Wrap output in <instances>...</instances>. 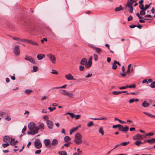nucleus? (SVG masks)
<instances>
[{"label": "nucleus", "instance_id": "obj_1", "mask_svg": "<svg viewBox=\"0 0 155 155\" xmlns=\"http://www.w3.org/2000/svg\"><path fill=\"white\" fill-rule=\"evenodd\" d=\"M35 124L33 122H31L28 125V128L31 130L27 132L29 135H34L38 133V127H35Z\"/></svg>", "mask_w": 155, "mask_h": 155}, {"label": "nucleus", "instance_id": "obj_2", "mask_svg": "<svg viewBox=\"0 0 155 155\" xmlns=\"http://www.w3.org/2000/svg\"><path fill=\"white\" fill-rule=\"evenodd\" d=\"M82 136L81 134L79 133H77L75 134V139L74 141L77 144H80L82 143Z\"/></svg>", "mask_w": 155, "mask_h": 155}, {"label": "nucleus", "instance_id": "obj_3", "mask_svg": "<svg viewBox=\"0 0 155 155\" xmlns=\"http://www.w3.org/2000/svg\"><path fill=\"white\" fill-rule=\"evenodd\" d=\"M35 147L37 149H39L42 147V144L41 143L40 140L38 138L35 139L34 142Z\"/></svg>", "mask_w": 155, "mask_h": 155}, {"label": "nucleus", "instance_id": "obj_4", "mask_svg": "<svg viewBox=\"0 0 155 155\" xmlns=\"http://www.w3.org/2000/svg\"><path fill=\"white\" fill-rule=\"evenodd\" d=\"M13 53L16 56H18L20 55V50L18 46L15 45V46Z\"/></svg>", "mask_w": 155, "mask_h": 155}, {"label": "nucleus", "instance_id": "obj_5", "mask_svg": "<svg viewBox=\"0 0 155 155\" xmlns=\"http://www.w3.org/2000/svg\"><path fill=\"white\" fill-rule=\"evenodd\" d=\"M47 56L50 59L52 63H55L56 58L54 55L51 54H48Z\"/></svg>", "mask_w": 155, "mask_h": 155}, {"label": "nucleus", "instance_id": "obj_6", "mask_svg": "<svg viewBox=\"0 0 155 155\" xmlns=\"http://www.w3.org/2000/svg\"><path fill=\"white\" fill-rule=\"evenodd\" d=\"M128 127L125 126V127H124L122 125L120 124L119 127V130L122 131L124 133H126L128 131Z\"/></svg>", "mask_w": 155, "mask_h": 155}, {"label": "nucleus", "instance_id": "obj_7", "mask_svg": "<svg viewBox=\"0 0 155 155\" xmlns=\"http://www.w3.org/2000/svg\"><path fill=\"white\" fill-rule=\"evenodd\" d=\"M24 59L25 60L28 61L31 63L34 64H35L34 59L31 56L26 55Z\"/></svg>", "mask_w": 155, "mask_h": 155}, {"label": "nucleus", "instance_id": "obj_8", "mask_svg": "<svg viewBox=\"0 0 155 155\" xmlns=\"http://www.w3.org/2000/svg\"><path fill=\"white\" fill-rule=\"evenodd\" d=\"M46 124L47 127L49 129H52L53 128V123L51 120H47L46 121Z\"/></svg>", "mask_w": 155, "mask_h": 155}, {"label": "nucleus", "instance_id": "obj_9", "mask_svg": "<svg viewBox=\"0 0 155 155\" xmlns=\"http://www.w3.org/2000/svg\"><path fill=\"white\" fill-rule=\"evenodd\" d=\"M143 139V137L141 135L138 134L133 137V139L134 140H141Z\"/></svg>", "mask_w": 155, "mask_h": 155}, {"label": "nucleus", "instance_id": "obj_10", "mask_svg": "<svg viewBox=\"0 0 155 155\" xmlns=\"http://www.w3.org/2000/svg\"><path fill=\"white\" fill-rule=\"evenodd\" d=\"M65 77L68 80H74L75 79L74 78L73 76L70 73H69L68 74L66 75L65 76Z\"/></svg>", "mask_w": 155, "mask_h": 155}, {"label": "nucleus", "instance_id": "obj_11", "mask_svg": "<svg viewBox=\"0 0 155 155\" xmlns=\"http://www.w3.org/2000/svg\"><path fill=\"white\" fill-rule=\"evenodd\" d=\"M10 138L8 136H5L3 138V141L5 143H8L10 141Z\"/></svg>", "mask_w": 155, "mask_h": 155}, {"label": "nucleus", "instance_id": "obj_12", "mask_svg": "<svg viewBox=\"0 0 155 155\" xmlns=\"http://www.w3.org/2000/svg\"><path fill=\"white\" fill-rule=\"evenodd\" d=\"M58 143V141L56 139H53L51 142V145L54 147Z\"/></svg>", "mask_w": 155, "mask_h": 155}, {"label": "nucleus", "instance_id": "obj_13", "mask_svg": "<svg viewBox=\"0 0 155 155\" xmlns=\"http://www.w3.org/2000/svg\"><path fill=\"white\" fill-rule=\"evenodd\" d=\"M45 56V54H39L37 55V58L39 60H40L43 58Z\"/></svg>", "mask_w": 155, "mask_h": 155}, {"label": "nucleus", "instance_id": "obj_14", "mask_svg": "<svg viewBox=\"0 0 155 155\" xmlns=\"http://www.w3.org/2000/svg\"><path fill=\"white\" fill-rule=\"evenodd\" d=\"M87 63V60L85 58H83L81 60L80 64L82 65H85Z\"/></svg>", "mask_w": 155, "mask_h": 155}, {"label": "nucleus", "instance_id": "obj_15", "mask_svg": "<svg viewBox=\"0 0 155 155\" xmlns=\"http://www.w3.org/2000/svg\"><path fill=\"white\" fill-rule=\"evenodd\" d=\"M28 43L37 46H38L39 45L38 43L34 41L29 40Z\"/></svg>", "mask_w": 155, "mask_h": 155}, {"label": "nucleus", "instance_id": "obj_16", "mask_svg": "<svg viewBox=\"0 0 155 155\" xmlns=\"http://www.w3.org/2000/svg\"><path fill=\"white\" fill-rule=\"evenodd\" d=\"M44 143L46 146H48L50 143V141L49 139H45L44 140Z\"/></svg>", "mask_w": 155, "mask_h": 155}, {"label": "nucleus", "instance_id": "obj_17", "mask_svg": "<svg viewBox=\"0 0 155 155\" xmlns=\"http://www.w3.org/2000/svg\"><path fill=\"white\" fill-rule=\"evenodd\" d=\"M127 92V91H113L112 92V94L113 95H118L119 94L121 93H124Z\"/></svg>", "mask_w": 155, "mask_h": 155}, {"label": "nucleus", "instance_id": "obj_18", "mask_svg": "<svg viewBox=\"0 0 155 155\" xmlns=\"http://www.w3.org/2000/svg\"><path fill=\"white\" fill-rule=\"evenodd\" d=\"M78 128V127L77 126L75 127H73L69 131L70 134L71 135L73 132L75 131Z\"/></svg>", "mask_w": 155, "mask_h": 155}, {"label": "nucleus", "instance_id": "obj_19", "mask_svg": "<svg viewBox=\"0 0 155 155\" xmlns=\"http://www.w3.org/2000/svg\"><path fill=\"white\" fill-rule=\"evenodd\" d=\"M95 50L96 52L98 54H101L102 52V50L100 48L96 47Z\"/></svg>", "mask_w": 155, "mask_h": 155}, {"label": "nucleus", "instance_id": "obj_20", "mask_svg": "<svg viewBox=\"0 0 155 155\" xmlns=\"http://www.w3.org/2000/svg\"><path fill=\"white\" fill-rule=\"evenodd\" d=\"M149 105L150 104L147 103L146 101H144L142 104V106L145 107H148Z\"/></svg>", "mask_w": 155, "mask_h": 155}, {"label": "nucleus", "instance_id": "obj_21", "mask_svg": "<svg viewBox=\"0 0 155 155\" xmlns=\"http://www.w3.org/2000/svg\"><path fill=\"white\" fill-rule=\"evenodd\" d=\"M71 140V138L68 136H65L64 138V140L66 142H69Z\"/></svg>", "mask_w": 155, "mask_h": 155}, {"label": "nucleus", "instance_id": "obj_22", "mask_svg": "<svg viewBox=\"0 0 155 155\" xmlns=\"http://www.w3.org/2000/svg\"><path fill=\"white\" fill-rule=\"evenodd\" d=\"M92 62H91L89 61L87 62V63L85 64V67L87 68H89L91 66Z\"/></svg>", "mask_w": 155, "mask_h": 155}, {"label": "nucleus", "instance_id": "obj_23", "mask_svg": "<svg viewBox=\"0 0 155 155\" xmlns=\"http://www.w3.org/2000/svg\"><path fill=\"white\" fill-rule=\"evenodd\" d=\"M59 92L62 94L66 96L67 91L64 90H60L59 91Z\"/></svg>", "mask_w": 155, "mask_h": 155}, {"label": "nucleus", "instance_id": "obj_24", "mask_svg": "<svg viewBox=\"0 0 155 155\" xmlns=\"http://www.w3.org/2000/svg\"><path fill=\"white\" fill-rule=\"evenodd\" d=\"M117 61L116 60H114V63L112 64V69H116L117 66L116 65Z\"/></svg>", "mask_w": 155, "mask_h": 155}, {"label": "nucleus", "instance_id": "obj_25", "mask_svg": "<svg viewBox=\"0 0 155 155\" xmlns=\"http://www.w3.org/2000/svg\"><path fill=\"white\" fill-rule=\"evenodd\" d=\"M143 113L151 118H154L155 117V115H153L149 113L145 112H143Z\"/></svg>", "mask_w": 155, "mask_h": 155}, {"label": "nucleus", "instance_id": "obj_26", "mask_svg": "<svg viewBox=\"0 0 155 155\" xmlns=\"http://www.w3.org/2000/svg\"><path fill=\"white\" fill-rule=\"evenodd\" d=\"M132 0H128L127 2V3L126 6L127 7L132 6L133 3L132 2Z\"/></svg>", "mask_w": 155, "mask_h": 155}, {"label": "nucleus", "instance_id": "obj_27", "mask_svg": "<svg viewBox=\"0 0 155 155\" xmlns=\"http://www.w3.org/2000/svg\"><path fill=\"white\" fill-rule=\"evenodd\" d=\"M147 142L150 144H152L155 143L154 138H152L150 140H147Z\"/></svg>", "mask_w": 155, "mask_h": 155}, {"label": "nucleus", "instance_id": "obj_28", "mask_svg": "<svg viewBox=\"0 0 155 155\" xmlns=\"http://www.w3.org/2000/svg\"><path fill=\"white\" fill-rule=\"evenodd\" d=\"M60 155H67V153L64 151H61L58 152Z\"/></svg>", "mask_w": 155, "mask_h": 155}, {"label": "nucleus", "instance_id": "obj_29", "mask_svg": "<svg viewBox=\"0 0 155 155\" xmlns=\"http://www.w3.org/2000/svg\"><path fill=\"white\" fill-rule=\"evenodd\" d=\"M99 132L101 133L102 135H103L104 134V131L103 130V127H100L99 130Z\"/></svg>", "mask_w": 155, "mask_h": 155}, {"label": "nucleus", "instance_id": "obj_30", "mask_svg": "<svg viewBox=\"0 0 155 155\" xmlns=\"http://www.w3.org/2000/svg\"><path fill=\"white\" fill-rule=\"evenodd\" d=\"M32 92V90L30 89H26L25 91V93L28 94H30Z\"/></svg>", "mask_w": 155, "mask_h": 155}, {"label": "nucleus", "instance_id": "obj_31", "mask_svg": "<svg viewBox=\"0 0 155 155\" xmlns=\"http://www.w3.org/2000/svg\"><path fill=\"white\" fill-rule=\"evenodd\" d=\"M38 127L39 129H44V125L43 123H41L40 124Z\"/></svg>", "mask_w": 155, "mask_h": 155}, {"label": "nucleus", "instance_id": "obj_32", "mask_svg": "<svg viewBox=\"0 0 155 155\" xmlns=\"http://www.w3.org/2000/svg\"><path fill=\"white\" fill-rule=\"evenodd\" d=\"M67 114H69L70 115V116H71L72 118H73L74 117H75V115L72 113H69L68 112L66 113L65 115H66Z\"/></svg>", "mask_w": 155, "mask_h": 155}, {"label": "nucleus", "instance_id": "obj_33", "mask_svg": "<svg viewBox=\"0 0 155 155\" xmlns=\"http://www.w3.org/2000/svg\"><path fill=\"white\" fill-rule=\"evenodd\" d=\"M74 95V94L71 93H69L67 92L66 95L68 97H73V96Z\"/></svg>", "mask_w": 155, "mask_h": 155}, {"label": "nucleus", "instance_id": "obj_34", "mask_svg": "<svg viewBox=\"0 0 155 155\" xmlns=\"http://www.w3.org/2000/svg\"><path fill=\"white\" fill-rule=\"evenodd\" d=\"M123 8L122 7L121 5H120L119 7L116 8L115 9V11H120L121 10H123Z\"/></svg>", "mask_w": 155, "mask_h": 155}, {"label": "nucleus", "instance_id": "obj_35", "mask_svg": "<svg viewBox=\"0 0 155 155\" xmlns=\"http://www.w3.org/2000/svg\"><path fill=\"white\" fill-rule=\"evenodd\" d=\"M146 10H144V9H142L140 12V14L141 15H144L145 14V11Z\"/></svg>", "mask_w": 155, "mask_h": 155}, {"label": "nucleus", "instance_id": "obj_36", "mask_svg": "<svg viewBox=\"0 0 155 155\" xmlns=\"http://www.w3.org/2000/svg\"><path fill=\"white\" fill-rule=\"evenodd\" d=\"M142 143H143L140 141H137L134 143V144L137 146H139Z\"/></svg>", "mask_w": 155, "mask_h": 155}, {"label": "nucleus", "instance_id": "obj_37", "mask_svg": "<svg viewBox=\"0 0 155 155\" xmlns=\"http://www.w3.org/2000/svg\"><path fill=\"white\" fill-rule=\"evenodd\" d=\"M33 71L34 72H36L38 70V67L36 66H34L33 67Z\"/></svg>", "mask_w": 155, "mask_h": 155}, {"label": "nucleus", "instance_id": "obj_38", "mask_svg": "<svg viewBox=\"0 0 155 155\" xmlns=\"http://www.w3.org/2000/svg\"><path fill=\"white\" fill-rule=\"evenodd\" d=\"M130 143V142H125L122 143L120 144V145H122L123 146H125Z\"/></svg>", "mask_w": 155, "mask_h": 155}, {"label": "nucleus", "instance_id": "obj_39", "mask_svg": "<svg viewBox=\"0 0 155 155\" xmlns=\"http://www.w3.org/2000/svg\"><path fill=\"white\" fill-rule=\"evenodd\" d=\"M93 125V121H91L87 124V126L88 127H91Z\"/></svg>", "mask_w": 155, "mask_h": 155}, {"label": "nucleus", "instance_id": "obj_40", "mask_svg": "<svg viewBox=\"0 0 155 155\" xmlns=\"http://www.w3.org/2000/svg\"><path fill=\"white\" fill-rule=\"evenodd\" d=\"M150 87L152 88H154L155 87V81L152 82L150 85Z\"/></svg>", "mask_w": 155, "mask_h": 155}, {"label": "nucleus", "instance_id": "obj_41", "mask_svg": "<svg viewBox=\"0 0 155 155\" xmlns=\"http://www.w3.org/2000/svg\"><path fill=\"white\" fill-rule=\"evenodd\" d=\"M9 145V143H5L3 144L2 146L3 148H5L8 146Z\"/></svg>", "mask_w": 155, "mask_h": 155}, {"label": "nucleus", "instance_id": "obj_42", "mask_svg": "<svg viewBox=\"0 0 155 155\" xmlns=\"http://www.w3.org/2000/svg\"><path fill=\"white\" fill-rule=\"evenodd\" d=\"M13 39L14 40H16L18 41H20V39L19 37H12Z\"/></svg>", "mask_w": 155, "mask_h": 155}, {"label": "nucleus", "instance_id": "obj_43", "mask_svg": "<svg viewBox=\"0 0 155 155\" xmlns=\"http://www.w3.org/2000/svg\"><path fill=\"white\" fill-rule=\"evenodd\" d=\"M51 73L52 74H58V72L54 70H52V71L51 72Z\"/></svg>", "mask_w": 155, "mask_h": 155}, {"label": "nucleus", "instance_id": "obj_44", "mask_svg": "<svg viewBox=\"0 0 155 155\" xmlns=\"http://www.w3.org/2000/svg\"><path fill=\"white\" fill-rule=\"evenodd\" d=\"M139 8L141 10L144 9V5L143 4H140L139 5Z\"/></svg>", "mask_w": 155, "mask_h": 155}, {"label": "nucleus", "instance_id": "obj_45", "mask_svg": "<svg viewBox=\"0 0 155 155\" xmlns=\"http://www.w3.org/2000/svg\"><path fill=\"white\" fill-rule=\"evenodd\" d=\"M129 8H130V10L129 12L130 13H132L133 12V8L132 7V6H130V7H128Z\"/></svg>", "mask_w": 155, "mask_h": 155}, {"label": "nucleus", "instance_id": "obj_46", "mask_svg": "<svg viewBox=\"0 0 155 155\" xmlns=\"http://www.w3.org/2000/svg\"><path fill=\"white\" fill-rule=\"evenodd\" d=\"M84 69V67L83 66H80L79 67V70L81 71H83Z\"/></svg>", "mask_w": 155, "mask_h": 155}, {"label": "nucleus", "instance_id": "obj_47", "mask_svg": "<svg viewBox=\"0 0 155 155\" xmlns=\"http://www.w3.org/2000/svg\"><path fill=\"white\" fill-rule=\"evenodd\" d=\"M136 15L139 18V19H140L143 18V17L140 15V14L138 13H136Z\"/></svg>", "mask_w": 155, "mask_h": 155}, {"label": "nucleus", "instance_id": "obj_48", "mask_svg": "<svg viewBox=\"0 0 155 155\" xmlns=\"http://www.w3.org/2000/svg\"><path fill=\"white\" fill-rule=\"evenodd\" d=\"M94 57L95 61H97L98 59V55L96 54H94Z\"/></svg>", "mask_w": 155, "mask_h": 155}, {"label": "nucleus", "instance_id": "obj_49", "mask_svg": "<svg viewBox=\"0 0 155 155\" xmlns=\"http://www.w3.org/2000/svg\"><path fill=\"white\" fill-rule=\"evenodd\" d=\"M120 125V124H119L116 125H114L112 127L113 128H116L117 127H118V128H119V127Z\"/></svg>", "mask_w": 155, "mask_h": 155}, {"label": "nucleus", "instance_id": "obj_50", "mask_svg": "<svg viewBox=\"0 0 155 155\" xmlns=\"http://www.w3.org/2000/svg\"><path fill=\"white\" fill-rule=\"evenodd\" d=\"M154 135V134L153 133H148L147 134H146V136H152Z\"/></svg>", "mask_w": 155, "mask_h": 155}, {"label": "nucleus", "instance_id": "obj_51", "mask_svg": "<svg viewBox=\"0 0 155 155\" xmlns=\"http://www.w3.org/2000/svg\"><path fill=\"white\" fill-rule=\"evenodd\" d=\"M129 88H135L136 87V85L134 84H132V85H129Z\"/></svg>", "mask_w": 155, "mask_h": 155}, {"label": "nucleus", "instance_id": "obj_52", "mask_svg": "<svg viewBox=\"0 0 155 155\" xmlns=\"http://www.w3.org/2000/svg\"><path fill=\"white\" fill-rule=\"evenodd\" d=\"M41 150H38L35 151V153L36 154H38L41 153Z\"/></svg>", "mask_w": 155, "mask_h": 155}, {"label": "nucleus", "instance_id": "obj_53", "mask_svg": "<svg viewBox=\"0 0 155 155\" xmlns=\"http://www.w3.org/2000/svg\"><path fill=\"white\" fill-rule=\"evenodd\" d=\"M18 142L17 140H16L14 142V143H12V142H10V144L12 145H15Z\"/></svg>", "mask_w": 155, "mask_h": 155}, {"label": "nucleus", "instance_id": "obj_54", "mask_svg": "<svg viewBox=\"0 0 155 155\" xmlns=\"http://www.w3.org/2000/svg\"><path fill=\"white\" fill-rule=\"evenodd\" d=\"M150 6L149 5H146L145 6V7H144V10H146L147 9L149 8Z\"/></svg>", "mask_w": 155, "mask_h": 155}, {"label": "nucleus", "instance_id": "obj_55", "mask_svg": "<svg viewBox=\"0 0 155 155\" xmlns=\"http://www.w3.org/2000/svg\"><path fill=\"white\" fill-rule=\"evenodd\" d=\"M107 118L105 117H101L99 118V120H103L107 119Z\"/></svg>", "mask_w": 155, "mask_h": 155}, {"label": "nucleus", "instance_id": "obj_56", "mask_svg": "<svg viewBox=\"0 0 155 155\" xmlns=\"http://www.w3.org/2000/svg\"><path fill=\"white\" fill-rule=\"evenodd\" d=\"M44 41H47V39L46 38H44L41 40V41L42 43H44Z\"/></svg>", "mask_w": 155, "mask_h": 155}, {"label": "nucleus", "instance_id": "obj_57", "mask_svg": "<svg viewBox=\"0 0 155 155\" xmlns=\"http://www.w3.org/2000/svg\"><path fill=\"white\" fill-rule=\"evenodd\" d=\"M133 17L131 16H130L128 18L127 20L128 21H130L132 20L133 19Z\"/></svg>", "mask_w": 155, "mask_h": 155}, {"label": "nucleus", "instance_id": "obj_58", "mask_svg": "<svg viewBox=\"0 0 155 155\" xmlns=\"http://www.w3.org/2000/svg\"><path fill=\"white\" fill-rule=\"evenodd\" d=\"M5 120L8 121H10L11 120V118L8 116L6 117Z\"/></svg>", "mask_w": 155, "mask_h": 155}, {"label": "nucleus", "instance_id": "obj_59", "mask_svg": "<svg viewBox=\"0 0 155 155\" xmlns=\"http://www.w3.org/2000/svg\"><path fill=\"white\" fill-rule=\"evenodd\" d=\"M135 101V99H131L129 100V102L130 103H132L133 102H134Z\"/></svg>", "mask_w": 155, "mask_h": 155}, {"label": "nucleus", "instance_id": "obj_60", "mask_svg": "<svg viewBox=\"0 0 155 155\" xmlns=\"http://www.w3.org/2000/svg\"><path fill=\"white\" fill-rule=\"evenodd\" d=\"M27 127L26 126H25L24 128H23L22 130V132L23 133L25 131Z\"/></svg>", "mask_w": 155, "mask_h": 155}, {"label": "nucleus", "instance_id": "obj_61", "mask_svg": "<svg viewBox=\"0 0 155 155\" xmlns=\"http://www.w3.org/2000/svg\"><path fill=\"white\" fill-rule=\"evenodd\" d=\"M151 12L153 14H155V8L153 7L151 10Z\"/></svg>", "mask_w": 155, "mask_h": 155}, {"label": "nucleus", "instance_id": "obj_62", "mask_svg": "<svg viewBox=\"0 0 155 155\" xmlns=\"http://www.w3.org/2000/svg\"><path fill=\"white\" fill-rule=\"evenodd\" d=\"M126 73L130 74L131 73L130 68H127V71L126 72Z\"/></svg>", "mask_w": 155, "mask_h": 155}, {"label": "nucleus", "instance_id": "obj_63", "mask_svg": "<svg viewBox=\"0 0 155 155\" xmlns=\"http://www.w3.org/2000/svg\"><path fill=\"white\" fill-rule=\"evenodd\" d=\"M5 113L3 111H0V116L2 117L3 115L5 114Z\"/></svg>", "mask_w": 155, "mask_h": 155}, {"label": "nucleus", "instance_id": "obj_64", "mask_svg": "<svg viewBox=\"0 0 155 155\" xmlns=\"http://www.w3.org/2000/svg\"><path fill=\"white\" fill-rule=\"evenodd\" d=\"M80 117V115H75V117L76 119H79Z\"/></svg>", "mask_w": 155, "mask_h": 155}]
</instances>
